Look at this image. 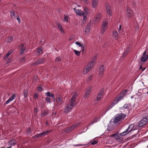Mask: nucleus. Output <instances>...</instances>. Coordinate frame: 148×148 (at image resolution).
I'll return each mask as SVG.
<instances>
[{
  "label": "nucleus",
  "instance_id": "1",
  "mask_svg": "<svg viewBox=\"0 0 148 148\" xmlns=\"http://www.w3.org/2000/svg\"><path fill=\"white\" fill-rule=\"evenodd\" d=\"M77 96L76 93L74 94L72 98L69 101L65 108L64 109V112L65 113H67L71 111V110L73 107L75 106V103Z\"/></svg>",
  "mask_w": 148,
  "mask_h": 148
},
{
  "label": "nucleus",
  "instance_id": "2",
  "mask_svg": "<svg viewBox=\"0 0 148 148\" xmlns=\"http://www.w3.org/2000/svg\"><path fill=\"white\" fill-rule=\"evenodd\" d=\"M127 90H125L124 92H122L121 94L119 95L116 98L112 103V106L110 107L109 108V109L112 108L115 104L118 103V101L121 100L123 97L125 95L126 93L127 92Z\"/></svg>",
  "mask_w": 148,
  "mask_h": 148
},
{
  "label": "nucleus",
  "instance_id": "3",
  "mask_svg": "<svg viewBox=\"0 0 148 148\" xmlns=\"http://www.w3.org/2000/svg\"><path fill=\"white\" fill-rule=\"evenodd\" d=\"M125 117V116L123 114L121 113L118 115L115 118L114 121V124H117L119 123L121 120H123Z\"/></svg>",
  "mask_w": 148,
  "mask_h": 148
},
{
  "label": "nucleus",
  "instance_id": "4",
  "mask_svg": "<svg viewBox=\"0 0 148 148\" xmlns=\"http://www.w3.org/2000/svg\"><path fill=\"white\" fill-rule=\"evenodd\" d=\"M108 22L106 21H103L101 29V32L102 34H103L107 28L108 27Z\"/></svg>",
  "mask_w": 148,
  "mask_h": 148
},
{
  "label": "nucleus",
  "instance_id": "5",
  "mask_svg": "<svg viewBox=\"0 0 148 148\" xmlns=\"http://www.w3.org/2000/svg\"><path fill=\"white\" fill-rule=\"evenodd\" d=\"M134 125L133 124L130 125L128 127V129L125 131L121 133L120 134V135L123 136L127 134L132 130L134 127Z\"/></svg>",
  "mask_w": 148,
  "mask_h": 148
},
{
  "label": "nucleus",
  "instance_id": "6",
  "mask_svg": "<svg viewBox=\"0 0 148 148\" xmlns=\"http://www.w3.org/2000/svg\"><path fill=\"white\" fill-rule=\"evenodd\" d=\"M133 15V11L130 8L127 7V8L126 16L128 18L130 19Z\"/></svg>",
  "mask_w": 148,
  "mask_h": 148
},
{
  "label": "nucleus",
  "instance_id": "7",
  "mask_svg": "<svg viewBox=\"0 0 148 148\" xmlns=\"http://www.w3.org/2000/svg\"><path fill=\"white\" fill-rule=\"evenodd\" d=\"M148 122V120L146 118H143L138 123V126L142 127L145 125L147 122Z\"/></svg>",
  "mask_w": 148,
  "mask_h": 148
},
{
  "label": "nucleus",
  "instance_id": "8",
  "mask_svg": "<svg viewBox=\"0 0 148 148\" xmlns=\"http://www.w3.org/2000/svg\"><path fill=\"white\" fill-rule=\"evenodd\" d=\"M50 132L51 131L50 130L45 131L42 133L36 135L34 137L35 138H38L39 137L44 136L46 135L48 133Z\"/></svg>",
  "mask_w": 148,
  "mask_h": 148
},
{
  "label": "nucleus",
  "instance_id": "9",
  "mask_svg": "<svg viewBox=\"0 0 148 148\" xmlns=\"http://www.w3.org/2000/svg\"><path fill=\"white\" fill-rule=\"evenodd\" d=\"M146 52L145 51L143 53L142 56L140 58L142 62H145L148 59V55H146Z\"/></svg>",
  "mask_w": 148,
  "mask_h": 148
},
{
  "label": "nucleus",
  "instance_id": "10",
  "mask_svg": "<svg viewBox=\"0 0 148 148\" xmlns=\"http://www.w3.org/2000/svg\"><path fill=\"white\" fill-rule=\"evenodd\" d=\"M103 90H101L98 94L97 97V101L100 100L103 97Z\"/></svg>",
  "mask_w": 148,
  "mask_h": 148
},
{
  "label": "nucleus",
  "instance_id": "11",
  "mask_svg": "<svg viewBox=\"0 0 148 148\" xmlns=\"http://www.w3.org/2000/svg\"><path fill=\"white\" fill-rule=\"evenodd\" d=\"M75 44L77 46V48H79L80 49L82 50L83 51L84 50V47L79 42L76 41L75 42Z\"/></svg>",
  "mask_w": 148,
  "mask_h": 148
},
{
  "label": "nucleus",
  "instance_id": "12",
  "mask_svg": "<svg viewBox=\"0 0 148 148\" xmlns=\"http://www.w3.org/2000/svg\"><path fill=\"white\" fill-rule=\"evenodd\" d=\"M96 60V57H94L92 59L91 61L88 64V65L89 66L92 68L95 64V61Z\"/></svg>",
  "mask_w": 148,
  "mask_h": 148
},
{
  "label": "nucleus",
  "instance_id": "13",
  "mask_svg": "<svg viewBox=\"0 0 148 148\" xmlns=\"http://www.w3.org/2000/svg\"><path fill=\"white\" fill-rule=\"evenodd\" d=\"M91 23H88L86 27L85 32V34H88L89 33L90 30V27L91 26Z\"/></svg>",
  "mask_w": 148,
  "mask_h": 148
},
{
  "label": "nucleus",
  "instance_id": "14",
  "mask_svg": "<svg viewBox=\"0 0 148 148\" xmlns=\"http://www.w3.org/2000/svg\"><path fill=\"white\" fill-rule=\"evenodd\" d=\"M106 8L107 13L109 15L111 16L112 14V12L110 5H107Z\"/></svg>",
  "mask_w": 148,
  "mask_h": 148
},
{
  "label": "nucleus",
  "instance_id": "15",
  "mask_svg": "<svg viewBox=\"0 0 148 148\" xmlns=\"http://www.w3.org/2000/svg\"><path fill=\"white\" fill-rule=\"evenodd\" d=\"M73 10L75 11V12L77 15L80 16L83 15L84 13L81 10L77 9L76 10L75 8H74Z\"/></svg>",
  "mask_w": 148,
  "mask_h": 148
},
{
  "label": "nucleus",
  "instance_id": "16",
  "mask_svg": "<svg viewBox=\"0 0 148 148\" xmlns=\"http://www.w3.org/2000/svg\"><path fill=\"white\" fill-rule=\"evenodd\" d=\"M92 7L94 8H96L98 3L97 0H92Z\"/></svg>",
  "mask_w": 148,
  "mask_h": 148
},
{
  "label": "nucleus",
  "instance_id": "17",
  "mask_svg": "<svg viewBox=\"0 0 148 148\" xmlns=\"http://www.w3.org/2000/svg\"><path fill=\"white\" fill-rule=\"evenodd\" d=\"M56 101L57 103L59 104H61L63 103L62 97L59 95L57 97Z\"/></svg>",
  "mask_w": 148,
  "mask_h": 148
},
{
  "label": "nucleus",
  "instance_id": "18",
  "mask_svg": "<svg viewBox=\"0 0 148 148\" xmlns=\"http://www.w3.org/2000/svg\"><path fill=\"white\" fill-rule=\"evenodd\" d=\"M101 14L100 13H98L96 17L94 18V20L96 22H98L100 20L101 17Z\"/></svg>",
  "mask_w": 148,
  "mask_h": 148
},
{
  "label": "nucleus",
  "instance_id": "19",
  "mask_svg": "<svg viewBox=\"0 0 148 148\" xmlns=\"http://www.w3.org/2000/svg\"><path fill=\"white\" fill-rule=\"evenodd\" d=\"M99 118H97V117L95 118L93 120H92L89 123H88V126H89L91 124H92L93 123L98 121H99Z\"/></svg>",
  "mask_w": 148,
  "mask_h": 148
},
{
  "label": "nucleus",
  "instance_id": "20",
  "mask_svg": "<svg viewBox=\"0 0 148 148\" xmlns=\"http://www.w3.org/2000/svg\"><path fill=\"white\" fill-rule=\"evenodd\" d=\"M77 50H78V51L75 49H73V51L76 56H79L82 50L80 49L79 48H77Z\"/></svg>",
  "mask_w": 148,
  "mask_h": 148
},
{
  "label": "nucleus",
  "instance_id": "21",
  "mask_svg": "<svg viewBox=\"0 0 148 148\" xmlns=\"http://www.w3.org/2000/svg\"><path fill=\"white\" fill-rule=\"evenodd\" d=\"M91 90V87H90L87 88V90L86 91L85 95H84V98L85 99L86 98L88 97L90 93V92Z\"/></svg>",
  "mask_w": 148,
  "mask_h": 148
},
{
  "label": "nucleus",
  "instance_id": "22",
  "mask_svg": "<svg viewBox=\"0 0 148 148\" xmlns=\"http://www.w3.org/2000/svg\"><path fill=\"white\" fill-rule=\"evenodd\" d=\"M16 97V96L14 95H12L11 97H10L9 99L8 100L5 102V103L7 104L9 103L10 102L12 101V100L14 99Z\"/></svg>",
  "mask_w": 148,
  "mask_h": 148
},
{
  "label": "nucleus",
  "instance_id": "23",
  "mask_svg": "<svg viewBox=\"0 0 148 148\" xmlns=\"http://www.w3.org/2000/svg\"><path fill=\"white\" fill-rule=\"evenodd\" d=\"M92 68L87 65L86 68L84 70L83 73L84 74H86Z\"/></svg>",
  "mask_w": 148,
  "mask_h": 148
},
{
  "label": "nucleus",
  "instance_id": "24",
  "mask_svg": "<svg viewBox=\"0 0 148 148\" xmlns=\"http://www.w3.org/2000/svg\"><path fill=\"white\" fill-rule=\"evenodd\" d=\"M104 70V66L102 65H101L99 70V75H102Z\"/></svg>",
  "mask_w": 148,
  "mask_h": 148
},
{
  "label": "nucleus",
  "instance_id": "25",
  "mask_svg": "<svg viewBox=\"0 0 148 148\" xmlns=\"http://www.w3.org/2000/svg\"><path fill=\"white\" fill-rule=\"evenodd\" d=\"M57 25L60 30L63 33H64L65 32L62 28V25L60 23H57Z\"/></svg>",
  "mask_w": 148,
  "mask_h": 148
},
{
  "label": "nucleus",
  "instance_id": "26",
  "mask_svg": "<svg viewBox=\"0 0 148 148\" xmlns=\"http://www.w3.org/2000/svg\"><path fill=\"white\" fill-rule=\"evenodd\" d=\"M80 123L79 122H78L77 123H75V124H74L71 127H70L68 128L69 130H72L75 127H76L77 126H78L80 124Z\"/></svg>",
  "mask_w": 148,
  "mask_h": 148
},
{
  "label": "nucleus",
  "instance_id": "27",
  "mask_svg": "<svg viewBox=\"0 0 148 148\" xmlns=\"http://www.w3.org/2000/svg\"><path fill=\"white\" fill-rule=\"evenodd\" d=\"M44 61V59H40L38 60L35 63H34V65L39 64L42 63Z\"/></svg>",
  "mask_w": 148,
  "mask_h": 148
},
{
  "label": "nucleus",
  "instance_id": "28",
  "mask_svg": "<svg viewBox=\"0 0 148 148\" xmlns=\"http://www.w3.org/2000/svg\"><path fill=\"white\" fill-rule=\"evenodd\" d=\"M45 95L48 97H51L55 99V96L54 94L52 93H50L48 92L45 93Z\"/></svg>",
  "mask_w": 148,
  "mask_h": 148
},
{
  "label": "nucleus",
  "instance_id": "29",
  "mask_svg": "<svg viewBox=\"0 0 148 148\" xmlns=\"http://www.w3.org/2000/svg\"><path fill=\"white\" fill-rule=\"evenodd\" d=\"M19 47L21 48L20 53H23L24 51L25 48L24 47L23 45L21 44L19 46Z\"/></svg>",
  "mask_w": 148,
  "mask_h": 148
},
{
  "label": "nucleus",
  "instance_id": "30",
  "mask_svg": "<svg viewBox=\"0 0 148 148\" xmlns=\"http://www.w3.org/2000/svg\"><path fill=\"white\" fill-rule=\"evenodd\" d=\"M42 53V49L41 47L38 48L37 50V55H40Z\"/></svg>",
  "mask_w": 148,
  "mask_h": 148
},
{
  "label": "nucleus",
  "instance_id": "31",
  "mask_svg": "<svg viewBox=\"0 0 148 148\" xmlns=\"http://www.w3.org/2000/svg\"><path fill=\"white\" fill-rule=\"evenodd\" d=\"M12 52V51H8V53L6 54V55L4 57V60H6L7 58L9 57L10 55L11 54V53Z\"/></svg>",
  "mask_w": 148,
  "mask_h": 148
},
{
  "label": "nucleus",
  "instance_id": "32",
  "mask_svg": "<svg viewBox=\"0 0 148 148\" xmlns=\"http://www.w3.org/2000/svg\"><path fill=\"white\" fill-rule=\"evenodd\" d=\"M13 38V37L11 36L9 38H7V39L6 40V41L7 42L11 43L12 41Z\"/></svg>",
  "mask_w": 148,
  "mask_h": 148
},
{
  "label": "nucleus",
  "instance_id": "33",
  "mask_svg": "<svg viewBox=\"0 0 148 148\" xmlns=\"http://www.w3.org/2000/svg\"><path fill=\"white\" fill-rule=\"evenodd\" d=\"M130 47L129 46L126 48L125 51L123 53V57L125 55H126L127 54V53L130 51Z\"/></svg>",
  "mask_w": 148,
  "mask_h": 148
},
{
  "label": "nucleus",
  "instance_id": "34",
  "mask_svg": "<svg viewBox=\"0 0 148 148\" xmlns=\"http://www.w3.org/2000/svg\"><path fill=\"white\" fill-rule=\"evenodd\" d=\"M16 143V141L14 139H12L9 142V144L10 145H13L15 144Z\"/></svg>",
  "mask_w": 148,
  "mask_h": 148
},
{
  "label": "nucleus",
  "instance_id": "35",
  "mask_svg": "<svg viewBox=\"0 0 148 148\" xmlns=\"http://www.w3.org/2000/svg\"><path fill=\"white\" fill-rule=\"evenodd\" d=\"M10 16L11 18L14 19L15 18V14L14 12L12 11L10 12Z\"/></svg>",
  "mask_w": 148,
  "mask_h": 148
},
{
  "label": "nucleus",
  "instance_id": "36",
  "mask_svg": "<svg viewBox=\"0 0 148 148\" xmlns=\"http://www.w3.org/2000/svg\"><path fill=\"white\" fill-rule=\"evenodd\" d=\"M69 16L67 15H64V17L63 19V21L64 22H67L69 20Z\"/></svg>",
  "mask_w": 148,
  "mask_h": 148
},
{
  "label": "nucleus",
  "instance_id": "37",
  "mask_svg": "<svg viewBox=\"0 0 148 148\" xmlns=\"http://www.w3.org/2000/svg\"><path fill=\"white\" fill-rule=\"evenodd\" d=\"M116 136V137L118 136V135L117 133H115L111 135V136H110V137L114 138Z\"/></svg>",
  "mask_w": 148,
  "mask_h": 148
},
{
  "label": "nucleus",
  "instance_id": "38",
  "mask_svg": "<svg viewBox=\"0 0 148 148\" xmlns=\"http://www.w3.org/2000/svg\"><path fill=\"white\" fill-rule=\"evenodd\" d=\"M82 15L83 16V18L82 20V21H83V22L84 23L86 21V20H87V17L86 15H84V14Z\"/></svg>",
  "mask_w": 148,
  "mask_h": 148
},
{
  "label": "nucleus",
  "instance_id": "39",
  "mask_svg": "<svg viewBox=\"0 0 148 148\" xmlns=\"http://www.w3.org/2000/svg\"><path fill=\"white\" fill-rule=\"evenodd\" d=\"M90 143L91 144L94 145L97 143H98V141L97 140H95L92 141H91Z\"/></svg>",
  "mask_w": 148,
  "mask_h": 148
},
{
  "label": "nucleus",
  "instance_id": "40",
  "mask_svg": "<svg viewBox=\"0 0 148 148\" xmlns=\"http://www.w3.org/2000/svg\"><path fill=\"white\" fill-rule=\"evenodd\" d=\"M113 35L115 37H116L118 35V34L116 31H114L113 32Z\"/></svg>",
  "mask_w": 148,
  "mask_h": 148
},
{
  "label": "nucleus",
  "instance_id": "41",
  "mask_svg": "<svg viewBox=\"0 0 148 148\" xmlns=\"http://www.w3.org/2000/svg\"><path fill=\"white\" fill-rule=\"evenodd\" d=\"M31 130L30 128H28L27 131V135L29 134H31Z\"/></svg>",
  "mask_w": 148,
  "mask_h": 148
},
{
  "label": "nucleus",
  "instance_id": "42",
  "mask_svg": "<svg viewBox=\"0 0 148 148\" xmlns=\"http://www.w3.org/2000/svg\"><path fill=\"white\" fill-rule=\"evenodd\" d=\"M25 60V57H23L20 59V62L21 63L24 62Z\"/></svg>",
  "mask_w": 148,
  "mask_h": 148
},
{
  "label": "nucleus",
  "instance_id": "43",
  "mask_svg": "<svg viewBox=\"0 0 148 148\" xmlns=\"http://www.w3.org/2000/svg\"><path fill=\"white\" fill-rule=\"evenodd\" d=\"M45 101L47 102L50 103L51 102L50 99L48 97H47L45 99Z\"/></svg>",
  "mask_w": 148,
  "mask_h": 148
},
{
  "label": "nucleus",
  "instance_id": "44",
  "mask_svg": "<svg viewBox=\"0 0 148 148\" xmlns=\"http://www.w3.org/2000/svg\"><path fill=\"white\" fill-rule=\"evenodd\" d=\"M47 114V113L46 112H43L42 113L41 115L42 116H46Z\"/></svg>",
  "mask_w": 148,
  "mask_h": 148
},
{
  "label": "nucleus",
  "instance_id": "45",
  "mask_svg": "<svg viewBox=\"0 0 148 148\" xmlns=\"http://www.w3.org/2000/svg\"><path fill=\"white\" fill-rule=\"evenodd\" d=\"M128 106L127 104H125L123 107L120 108L121 109H126L127 107Z\"/></svg>",
  "mask_w": 148,
  "mask_h": 148
},
{
  "label": "nucleus",
  "instance_id": "46",
  "mask_svg": "<svg viewBox=\"0 0 148 148\" xmlns=\"http://www.w3.org/2000/svg\"><path fill=\"white\" fill-rule=\"evenodd\" d=\"M27 91H24V96L25 97H26L27 96Z\"/></svg>",
  "mask_w": 148,
  "mask_h": 148
},
{
  "label": "nucleus",
  "instance_id": "47",
  "mask_svg": "<svg viewBox=\"0 0 148 148\" xmlns=\"http://www.w3.org/2000/svg\"><path fill=\"white\" fill-rule=\"evenodd\" d=\"M92 75L90 76L88 78V80L89 81L91 80L92 79Z\"/></svg>",
  "mask_w": 148,
  "mask_h": 148
},
{
  "label": "nucleus",
  "instance_id": "48",
  "mask_svg": "<svg viewBox=\"0 0 148 148\" xmlns=\"http://www.w3.org/2000/svg\"><path fill=\"white\" fill-rule=\"evenodd\" d=\"M16 19H17V20H18V23H20L21 22V20H20V19L19 17L18 16V17H17Z\"/></svg>",
  "mask_w": 148,
  "mask_h": 148
},
{
  "label": "nucleus",
  "instance_id": "49",
  "mask_svg": "<svg viewBox=\"0 0 148 148\" xmlns=\"http://www.w3.org/2000/svg\"><path fill=\"white\" fill-rule=\"evenodd\" d=\"M34 114H37V113L38 112V110L36 108H34Z\"/></svg>",
  "mask_w": 148,
  "mask_h": 148
},
{
  "label": "nucleus",
  "instance_id": "50",
  "mask_svg": "<svg viewBox=\"0 0 148 148\" xmlns=\"http://www.w3.org/2000/svg\"><path fill=\"white\" fill-rule=\"evenodd\" d=\"M38 96V94L36 93H35L34 96V98L35 99H36L37 98Z\"/></svg>",
  "mask_w": 148,
  "mask_h": 148
},
{
  "label": "nucleus",
  "instance_id": "51",
  "mask_svg": "<svg viewBox=\"0 0 148 148\" xmlns=\"http://www.w3.org/2000/svg\"><path fill=\"white\" fill-rule=\"evenodd\" d=\"M82 0V1L84 2V3L86 4H87L88 3V2L87 0Z\"/></svg>",
  "mask_w": 148,
  "mask_h": 148
},
{
  "label": "nucleus",
  "instance_id": "52",
  "mask_svg": "<svg viewBox=\"0 0 148 148\" xmlns=\"http://www.w3.org/2000/svg\"><path fill=\"white\" fill-rule=\"evenodd\" d=\"M56 61L59 62L60 61V58H56L55 60Z\"/></svg>",
  "mask_w": 148,
  "mask_h": 148
},
{
  "label": "nucleus",
  "instance_id": "53",
  "mask_svg": "<svg viewBox=\"0 0 148 148\" xmlns=\"http://www.w3.org/2000/svg\"><path fill=\"white\" fill-rule=\"evenodd\" d=\"M38 90L40 91L42 90V87L41 86H39L38 87Z\"/></svg>",
  "mask_w": 148,
  "mask_h": 148
},
{
  "label": "nucleus",
  "instance_id": "54",
  "mask_svg": "<svg viewBox=\"0 0 148 148\" xmlns=\"http://www.w3.org/2000/svg\"><path fill=\"white\" fill-rule=\"evenodd\" d=\"M115 139L116 140H119L120 139V137H119V136L118 135V137L116 136V137H115Z\"/></svg>",
  "mask_w": 148,
  "mask_h": 148
},
{
  "label": "nucleus",
  "instance_id": "55",
  "mask_svg": "<svg viewBox=\"0 0 148 148\" xmlns=\"http://www.w3.org/2000/svg\"><path fill=\"white\" fill-rule=\"evenodd\" d=\"M121 29V25H120L119 26V32H120Z\"/></svg>",
  "mask_w": 148,
  "mask_h": 148
},
{
  "label": "nucleus",
  "instance_id": "56",
  "mask_svg": "<svg viewBox=\"0 0 148 148\" xmlns=\"http://www.w3.org/2000/svg\"><path fill=\"white\" fill-rule=\"evenodd\" d=\"M11 61V59H9L7 61V63H9Z\"/></svg>",
  "mask_w": 148,
  "mask_h": 148
},
{
  "label": "nucleus",
  "instance_id": "57",
  "mask_svg": "<svg viewBox=\"0 0 148 148\" xmlns=\"http://www.w3.org/2000/svg\"><path fill=\"white\" fill-rule=\"evenodd\" d=\"M84 10L85 11V12H87V11H88V9L87 8H84Z\"/></svg>",
  "mask_w": 148,
  "mask_h": 148
},
{
  "label": "nucleus",
  "instance_id": "58",
  "mask_svg": "<svg viewBox=\"0 0 148 148\" xmlns=\"http://www.w3.org/2000/svg\"><path fill=\"white\" fill-rule=\"evenodd\" d=\"M143 69V67H142V66H140V69H142V71H144L145 70V68H144L143 69Z\"/></svg>",
  "mask_w": 148,
  "mask_h": 148
},
{
  "label": "nucleus",
  "instance_id": "59",
  "mask_svg": "<svg viewBox=\"0 0 148 148\" xmlns=\"http://www.w3.org/2000/svg\"><path fill=\"white\" fill-rule=\"evenodd\" d=\"M80 145V144H78V145H74L75 146H82V145Z\"/></svg>",
  "mask_w": 148,
  "mask_h": 148
},
{
  "label": "nucleus",
  "instance_id": "60",
  "mask_svg": "<svg viewBox=\"0 0 148 148\" xmlns=\"http://www.w3.org/2000/svg\"><path fill=\"white\" fill-rule=\"evenodd\" d=\"M72 40V38H70L69 39V40L70 41L71 40Z\"/></svg>",
  "mask_w": 148,
  "mask_h": 148
},
{
  "label": "nucleus",
  "instance_id": "61",
  "mask_svg": "<svg viewBox=\"0 0 148 148\" xmlns=\"http://www.w3.org/2000/svg\"><path fill=\"white\" fill-rule=\"evenodd\" d=\"M121 0V1H120V2H121V1H122V0Z\"/></svg>",
  "mask_w": 148,
  "mask_h": 148
},
{
  "label": "nucleus",
  "instance_id": "62",
  "mask_svg": "<svg viewBox=\"0 0 148 148\" xmlns=\"http://www.w3.org/2000/svg\"><path fill=\"white\" fill-rule=\"evenodd\" d=\"M147 147H148V145L147 146Z\"/></svg>",
  "mask_w": 148,
  "mask_h": 148
}]
</instances>
